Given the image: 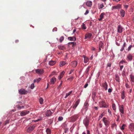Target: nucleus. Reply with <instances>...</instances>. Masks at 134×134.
Here are the masks:
<instances>
[{"label":"nucleus","instance_id":"9","mask_svg":"<svg viewBox=\"0 0 134 134\" xmlns=\"http://www.w3.org/2000/svg\"><path fill=\"white\" fill-rule=\"evenodd\" d=\"M92 36V34L90 33H88L86 34L85 36V39H90Z\"/></svg>","mask_w":134,"mask_h":134},{"label":"nucleus","instance_id":"37","mask_svg":"<svg viewBox=\"0 0 134 134\" xmlns=\"http://www.w3.org/2000/svg\"><path fill=\"white\" fill-rule=\"evenodd\" d=\"M72 91H70L69 92L66 93V96L65 97H64V98H67L69 96L70 94H71L72 93Z\"/></svg>","mask_w":134,"mask_h":134},{"label":"nucleus","instance_id":"39","mask_svg":"<svg viewBox=\"0 0 134 134\" xmlns=\"http://www.w3.org/2000/svg\"><path fill=\"white\" fill-rule=\"evenodd\" d=\"M39 101L40 103L41 104H43V99L42 98H41V97L39 99Z\"/></svg>","mask_w":134,"mask_h":134},{"label":"nucleus","instance_id":"10","mask_svg":"<svg viewBox=\"0 0 134 134\" xmlns=\"http://www.w3.org/2000/svg\"><path fill=\"white\" fill-rule=\"evenodd\" d=\"M37 74H42L44 72V70L42 69H37L35 70Z\"/></svg>","mask_w":134,"mask_h":134},{"label":"nucleus","instance_id":"55","mask_svg":"<svg viewBox=\"0 0 134 134\" xmlns=\"http://www.w3.org/2000/svg\"><path fill=\"white\" fill-rule=\"evenodd\" d=\"M84 106V107H85V108H86L88 106V104L87 103H85Z\"/></svg>","mask_w":134,"mask_h":134},{"label":"nucleus","instance_id":"2","mask_svg":"<svg viewBox=\"0 0 134 134\" xmlns=\"http://www.w3.org/2000/svg\"><path fill=\"white\" fill-rule=\"evenodd\" d=\"M83 123L85 126L87 128L89 124V119L87 117H86L84 119Z\"/></svg>","mask_w":134,"mask_h":134},{"label":"nucleus","instance_id":"27","mask_svg":"<svg viewBox=\"0 0 134 134\" xmlns=\"http://www.w3.org/2000/svg\"><path fill=\"white\" fill-rule=\"evenodd\" d=\"M91 67V66H89L86 69V70L85 71V73L87 75H88V72L89 71V69Z\"/></svg>","mask_w":134,"mask_h":134},{"label":"nucleus","instance_id":"35","mask_svg":"<svg viewBox=\"0 0 134 134\" xmlns=\"http://www.w3.org/2000/svg\"><path fill=\"white\" fill-rule=\"evenodd\" d=\"M115 80L118 82H120V79L118 75V74H116L115 75Z\"/></svg>","mask_w":134,"mask_h":134},{"label":"nucleus","instance_id":"17","mask_svg":"<svg viewBox=\"0 0 134 134\" xmlns=\"http://www.w3.org/2000/svg\"><path fill=\"white\" fill-rule=\"evenodd\" d=\"M52 113L51 112L50 110H48L46 114V116H49L51 115Z\"/></svg>","mask_w":134,"mask_h":134},{"label":"nucleus","instance_id":"8","mask_svg":"<svg viewBox=\"0 0 134 134\" xmlns=\"http://www.w3.org/2000/svg\"><path fill=\"white\" fill-rule=\"evenodd\" d=\"M35 127V126L33 125L29 127L27 129V132L29 133L31 132L34 130Z\"/></svg>","mask_w":134,"mask_h":134},{"label":"nucleus","instance_id":"54","mask_svg":"<svg viewBox=\"0 0 134 134\" xmlns=\"http://www.w3.org/2000/svg\"><path fill=\"white\" fill-rule=\"evenodd\" d=\"M119 66L120 67V70L121 71L122 69L124 67V66L122 65H119Z\"/></svg>","mask_w":134,"mask_h":134},{"label":"nucleus","instance_id":"64","mask_svg":"<svg viewBox=\"0 0 134 134\" xmlns=\"http://www.w3.org/2000/svg\"><path fill=\"white\" fill-rule=\"evenodd\" d=\"M87 134H90V131L88 130H87Z\"/></svg>","mask_w":134,"mask_h":134},{"label":"nucleus","instance_id":"15","mask_svg":"<svg viewBox=\"0 0 134 134\" xmlns=\"http://www.w3.org/2000/svg\"><path fill=\"white\" fill-rule=\"evenodd\" d=\"M102 86L106 90L108 89V85L106 82L102 84Z\"/></svg>","mask_w":134,"mask_h":134},{"label":"nucleus","instance_id":"42","mask_svg":"<svg viewBox=\"0 0 134 134\" xmlns=\"http://www.w3.org/2000/svg\"><path fill=\"white\" fill-rule=\"evenodd\" d=\"M81 27L82 29H86V27L85 26V24L84 23H83L81 25Z\"/></svg>","mask_w":134,"mask_h":134},{"label":"nucleus","instance_id":"45","mask_svg":"<svg viewBox=\"0 0 134 134\" xmlns=\"http://www.w3.org/2000/svg\"><path fill=\"white\" fill-rule=\"evenodd\" d=\"M34 83H32L30 85V88L31 89H33L34 88Z\"/></svg>","mask_w":134,"mask_h":134},{"label":"nucleus","instance_id":"47","mask_svg":"<svg viewBox=\"0 0 134 134\" xmlns=\"http://www.w3.org/2000/svg\"><path fill=\"white\" fill-rule=\"evenodd\" d=\"M17 108L19 109H20L21 108H24V106H20L19 105H18L17 106Z\"/></svg>","mask_w":134,"mask_h":134},{"label":"nucleus","instance_id":"57","mask_svg":"<svg viewBox=\"0 0 134 134\" xmlns=\"http://www.w3.org/2000/svg\"><path fill=\"white\" fill-rule=\"evenodd\" d=\"M88 84L87 82L84 86L83 88H86L88 86Z\"/></svg>","mask_w":134,"mask_h":134},{"label":"nucleus","instance_id":"33","mask_svg":"<svg viewBox=\"0 0 134 134\" xmlns=\"http://www.w3.org/2000/svg\"><path fill=\"white\" fill-rule=\"evenodd\" d=\"M76 44V43L75 42H69L68 43V46H69L70 45H72V47H73L74 45H75Z\"/></svg>","mask_w":134,"mask_h":134},{"label":"nucleus","instance_id":"7","mask_svg":"<svg viewBox=\"0 0 134 134\" xmlns=\"http://www.w3.org/2000/svg\"><path fill=\"white\" fill-rule=\"evenodd\" d=\"M123 29H124L121 25H120L118 26L117 28L118 32L119 33H121L122 32Z\"/></svg>","mask_w":134,"mask_h":134},{"label":"nucleus","instance_id":"59","mask_svg":"<svg viewBox=\"0 0 134 134\" xmlns=\"http://www.w3.org/2000/svg\"><path fill=\"white\" fill-rule=\"evenodd\" d=\"M57 31V27L54 28L52 30L53 32L56 31Z\"/></svg>","mask_w":134,"mask_h":134},{"label":"nucleus","instance_id":"50","mask_svg":"<svg viewBox=\"0 0 134 134\" xmlns=\"http://www.w3.org/2000/svg\"><path fill=\"white\" fill-rule=\"evenodd\" d=\"M125 62L124 60H122L120 62H119V65H120V64H123L124 63H125Z\"/></svg>","mask_w":134,"mask_h":134},{"label":"nucleus","instance_id":"62","mask_svg":"<svg viewBox=\"0 0 134 134\" xmlns=\"http://www.w3.org/2000/svg\"><path fill=\"white\" fill-rule=\"evenodd\" d=\"M55 73V71H53L51 73V76H52V75H54Z\"/></svg>","mask_w":134,"mask_h":134},{"label":"nucleus","instance_id":"4","mask_svg":"<svg viewBox=\"0 0 134 134\" xmlns=\"http://www.w3.org/2000/svg\"><path fill=\"white\" fill-rule=\"evenodd\" d=\"M100 106V107L107 108V105L106 104L104 101L102 100L99 102Z\"/></svg>","mask_w":134,"mask_h":134},{"label":"nucleus","instance_id":"6","mask_svg":"<svg viewBox=\"0 0 134 134\" xmlns=\"http://www.w3.org/2000/svg\"><path fill=\"white\" fill-rule=\"evenodd\" d=\"M30 111L28 110H25L23 111L20 113V115L21 116H24L28 114Z\"/></svg>","mask_w":134,"mask_h":134},{"label":"nucleus","instance_id":"16","mask_svg":"<svg viewBox=\"0 0 134 134\" xmlns=\"http://www.w3.org/2000/svg\"><path fill=\"white\" fill-rule=\"evenodd\" d=\"M68 40H69L70 41H76V39L75 37L73 36V37H68Z\"/></svg>","mask_w":134,"mask_h":134},{"label":"nucleus","instance_id":"26","mask_svg":"<svg viewBox=\"0 0 134 134\" xmlns=\"http://www.w3.org/2000/svg\"><path fill=\"white\" fill-rule=\"evenodd\" d=\"M86 4L87 6L90 7L92 5V2L90 1H88L86 2Z\"/></svg>","mask_w":134,"mask_h":134},{"label":"nucleus","instance_id":"21","mask_svg":"<svg viewBox=\"0 0 134 134\" xmlns=\"http://www.w3.org/2000/svg\"><path fill=\"white\" fill-rule=\"evenodd\" d=\"M105 15V13H101L100 15V18L98 19V20L99 21L102 20V19L103 18L104 16Z\"/></svg>","mask_w":134,"mask_h":134},{"label":"nucleus","instance_id":"63","mask_svg":"<svg viewBox=\"0 0 134 134\" xmlns=\"http://www.w3.org/2000/svg\"><path fill=\"white\" fill-rule=\"evenodd\" d=\"M74 70H71L70 71V72H69V75H70V74H71V73H72V72H73V71H74Z\"/></svg>","mask_w":134,"mask_h":134},{"label":"nucleus","instance_id":"25","mask_svg":"<svg viewBox=\"0 0 134 134\" xmlns=\"http://www.w3.org/2000/svg\"><path fill=\"white\" fill-rule=\"evenodd\" d=\"M125 92L124 91H122L121 92V97L122 99H124L125 97Z\"/></svg>","mask_w":134,"mask_h":134},{"label":"nucleus","instance_id":"44","mask_svg":"<svg viewBox=\"0 0 134 134\" xmlns=\"http://www.w3.org/2000/svg\"><path fill=\"white\" fill-rule=\"evenodd\" d=\"M125 86H126V88H130V86L129 85H128V83H125Z\"/></svg>","mask_w":134,"mask_h":134},{"label":"nucleus","instance_id":"60","mask_svg":"<svg viewBox=\"0 0 134 134\" xmlns=\"http://www.w3.org/2000/svg\"><path fill=\"white\" fill-rule=\"evenodd\" d=\"M89 10H87L86 11L85 13H84V15H87V14H88L89 13Z\"/></svg>","mask_w":134,"mask_h":134},{"label":"nucleus","instance_id":"20","mask_svg":"<svg viewBox=\"0 0 134 134\" xmlns=\"http://www.w3.org/2000/svg\"><path fill=\"white\" fill-rule=\"evenodd\" d=\"M79 116V114H76L72 116L71 117V119H74V120H76Z\"/></svg>","mask_w":134,"mask_h":134},{"label":"nucleus","instance_id":"24","mask_svg":"<svg viewBox=\"0 0 134 134\" xmlns=\"http://www.w3.org/2000/svg\"><path fill=\"white\" fill-rule=\"evenodd\" d=\"M56 80V79L54 77L52 78L50 80V82L51 84H53Z\"/></svg>","mask_w":134,"mask_h":134},{"label":"nucleus","instance_id":"11","mask_svg":"<svg viewBox=\"0 0 134 134\" xmlns=\"http://www.w3.org/2000/svg\"><path fill=\"white\" fill-rule=\"evenodd\" d=\"M119 109L121 113L122 114H124V111L123 105H122L121 106H119Z\"/></svg>","mask_w":134,"mask_h":134},{"label":"nucleus","instance_id":"51","mask_svg":"<svg viewBox=\"0 0 134 134\" xmlns=\"http://www.w3.org/2000/svg\"><path fill=\"white\" fill-rule=\"evenodd\" d=\"M73 76H72V77H71L69 78H68V79H67V80H70L71 81H72V80H73Z\"/></svg>","mask_w":134,"mask_h":134},{"label":"nucleus","instance_id":"36","mask_svg":"<svg viewBox=\"0 0 134 134\" xmlns=\"http://www.w3.org/2000/svg\"><path fill=\"white\" fill-rule=\"evenodd\" d=\"M66 64L65 62L64 61L61 62L59 64V66L60 67H62L65 65Z\"/></svg>","mask_w":134,"mask_h":134},{"label":"nucleus","instance_id":"34","mask_svg":"<svg viewBox=\"0 0 134 134\" xmlns=\"http://www.w3.org/2000/svg\"><path fill=\"white\" fill-rule=\"evenodd\" d=\"M55 63V62L54 61L51 60L49 62V64L51 65H53Z\"/></svg>","mask_w":134,"mask_h":134},{"label":"nucleus","instance_id":"22","mask_svg":"<svg viewBox=\"0 0 134 134\" xmlns=\"http://www.w3.org/2000/svg\"><path fill=\"white\" fill-rule=\"evenodd\" d=\"M65 72L64 71H63L61 72L60 75L58 77V78L59 80H60L63 77V75L65 74Z\"/></svg>","mask_w":134,"mask_h":134},{"label":"nucleus","instance_id":"49","mask_svg":"<svg viewBox=\"0 0 134 134\" xmlns=\"http://www.w3.org/2000/svg\"><path fill=\"white\" fill-rule=\"evenodd\" d=\"M63 119V118L62 116H59L58 117V120L59 121H62Z\"/></svg>","mask_w":134,"mask_h":134},{"label":"nucleus","instance_id":"5","mask_svg":"<svg viewBox=\"0 0 134 134\" xmlns=\"http://www.w3.org/2000/svg\"><path fill=\"white\" fill-rule=\"evenodd\" d=\"M103 121L104 122L105 126L107 127H108L109 125V122L107 120L106 118L105 117H104L103 119Z\"/></svg>","mask_w":134,"mask_h":134},{"label":"nucleus","instance_id":"19","mask_svg":"<svg viewBox=\"0 0 134 134\" xmlns=\"http://www.w3.org/2000/svg\"><path fill=\"white\" fill-rule=\"evenodd\" d=\"M77 64V61H75L72 62L71 63V65L73 67H76Z\"/></svg>","mask_w":134,"mask_h":134},{"label":"nucleus","instance_id":"13","mask_svg":"<svg viewBox=\"0 0 134 134\" xmlns=\"http://www.w3.org/2000/svg\"><path fill=\"white\" fill-rule=\"evenodd\" d=\"M121 7V5L120 4H118L117 5L113 6L112 7V10H113L115 9H119Z\"/></svg>","mask_w":134,"mask_h":134},{"label":"nucleus","instance_id":"31","mask_svg":"<svg viewBox=\"0 0 134 134\" xmlns=\"http://www.w3.org/2000/svg\"><path fill=\"white\" fill-rule=\"evenodd\" d=\"M83 57L84 58V62L85 63H86L88 61L89 59L85 56H83Z\"/></svg>","mask_w":134,"mask_h":134},{"label":"nucleus","instance_id":"3","mask_svg":"<svg viewBox=\"0 0 134 134\" xmlns=\"http://www.w3.org/2000/svg\"><path fill=\"white\" fill-rule=\"evenodd\" d=\"M133 56L131 54H129L126 56V60L128 61H131L133 58Z\"/></svg>","mask_w":134,"mask_h":134},{"label":"nucleus","instance_id":"41","mask_svg":"<svg viewBox=\"0 0 134 134\" xmlns=\"http://www.w3.org/2000/svg\"><path fill=\"white\" fill-rule=\"evenodd\" d=\"M104 7V5L103 3L98 5V8L99 9H101Z\"/></svg>","mask_w":134,"mask_h":134},{"label":"nucleus","instance_id":"30","mask_svg":"<svg viewBox=\"0 0 134 134\" xmlns=\"http://www.w3.org/2000/svg\"><path fill=\"white\" fill-rule=\"evenodd\" d=\"M130 76L131 81L134 82V75L131 74L130 75Z\"/></svg>","mask_w":134,"mask_h":134},{"label":"nucleus","instance_id":"48","mask_svg":"<svg viewBox=\"0 0 134 134\" xmlns=\"http://www.w3.org/2000/svg\"><path fill=\"white\" fill-rule=\"evenodd\" d=\"M126 126V125L125 124H123L121 126V130H123L124 129V127Z\"/></svg>","mask_w":134,"mask_h":134},{"label":"nucleus","instance_id":"29","mask_svg":"<svg viewBox=\"0 0 134 134\" xmlns=\"http://www.w3.org/2000/svg\"><path fill=\"white\" fill-rule=\"evenodd\" d=\"M126 46V42L124 41V44L122 46L121 49H120V51H122L124 49L125 47Z\"/></svg>","mask_w":134,"mask_h":134},{"label":"nucleus","instance_id":"1","mask_svg":"<svg viewBox=\"0 0 134 134\" xmlns=\"http://www.w3.org/2000/svg\"><path fill=\"white\" fill-rule=\"evenodd\" d=\"M31 91L28 90L26 91L23 88H21L19 90V93L20 94L24 95L27 94L28 93H30Z\"/></svg>","mask_w":134,"mask_h":134},{"label":"nucleus","instance_id":"23","mask_svg":"<svg viewBox=\"0 0 134 134\" xmlns=\"http://www.w3.org/2000/svg\"><path fill=\"white\" fill-rule=\"evenodd\" d=\"M102 131L103 134H107L108 129L107 128H104L102 130Z\"/></svg>","mask_w":134,"mask_h":134},{"label":"nucleus","instance_id":"32","mask_svg":"<svg viewBox=\"0 0 134 134\" xmlns=\"http://www.w3.org/2000/svg\"><path fill=\"white\" fill-rule=\"evenodd\" d=\"M120 13L122 16H124L125 15V11L124 10L121 9L120 10Z\"/></svg>","mask_w":134,"mask_h":134},{"label":"nucleus","instance_id":"56","mask_svg":"<svg viewBox=\"0 0 134 134\" xmlns=\"http://www.w3.org/2000/svg\"><path fill=\"white\" fill-rule=\"evenodd\" d=\"M62 81H61L60 84L58 87L57 88L58 89H59L61 87V86H62Z\"/></svg>","mask_w":134,"mask_h":134},{"label":"nucleus","instance_id":"52","mask_svg":"<svg viewBox=\"0 0 134 134\" xmlns=\"http://www.w3.org/2000/svg\"><path fill=\"white\" fill-rule=\"evenodd\" d=\"M111 63H108L107 65V67H109V68H110L111 67Z\"/></svg>","mask_w":134,"mask_h":134},{"label":"nucleus","instance_id":"38","mask_svg":"<svg viewBox=\"0 0 134 134\" xmlns=\"http://www.w3.org/2000/svg\"><path fill=\"white\" fill-rule=\"evenodd\" d=\"M47 134H51V130L48 128H47L46 131Z\"/></svg>","mask_w":134,"mask_h":134},{"label":"nucleus","instance_id":"28","mask_svg":"<svg viewBox=\"0 0 134 134\" xmlns=\"http://www.w3.org/2000/svg\"><path fill=\"white\" fill-rule=\"evenodd\" d=\"M58 49L61 50H63L65 49V47L64 46L59 45L58 46Z\"/></svg>","mask_w":134,"mask_h":134},{"label":"nucleus","instance_id":"14","mask_svg":"<svg viewBox=\"0 0 134 134\" xmlns=\"http://www.w3.org/2000/svg\"><path fill=\"white\" fill-rule=\"evenodd\" d=\"M103 43L101 41L99 42V52H100L101 51V48L103 49Z\"/></svg>","mask_w":134,"mask_h":134},{"label":"nucleus","instance_id":"43","mask_svg":"<svg viewBox=\"0 0 134 134\" xmlns=\"http://www.w3.org/2000/svg\"><path fill=\"white\" fill-rule=\"evenodd\" d=\"M134 47V46H132V45H130L128 47V51H130L131 48L132 47Z\"/></svg>","mask_w":134,"mask_h":134},{"label":"nucleus","instance_id":"58","mask_svg":"<svg viewBox=\"0 0 134 134\" xmlns=\"http://www.w3.org/2000/svg\"><path fill=\"white\" fill-rule=\"evenodd\" d=\"M36 80V82L37 83H38L41 80V79L40 78H39L38 79H37Z\"/></svg>","mask_w":134,"mask_h":134},{"label":"nucleus","instance_id":"40","mask_svg":"<svg viewBox=\"0 0 134 134\" xmlns=\"http://www.w3.org/2000/svg\"><path fill=\"white\" fill-rule=\"evenodd\" d=\"M112 107L113 109L114 110H115L116 109V107L115 104L114 103H113L112 105Z\"/></svg>","mask_w":134,"mask_h":134},{"label":"nucleus","instance_id":"46","mask_svg":"<svg viewBox=\"0 0 134 134\" xmlns=\"http://www.w3.org/2000/svg\"><path fill=\"white\" fill-rule=\"evenodd\" d=\"M64 38L63 36H62L60 37V43H61L64 40Z\"/></svg>","mask_w":134,"mask_h":134},{"label":"nucleus","instance_id":"61","mask_svg":"<svg viewBox=\"0 0 134 134\" xmlns=\"http://www.w3.org/2000/svg\"><path fill=\"white\" fill-rule=\"evenodd\" d=\"M112 90L111 89V88H109L108 90V92L109 93H110L112 92Z\"/></svg>","mask_w":134,"mask_h":134},{"label":"nucleus","instance_id":"18","mask_svg":"<svg viewBox=\"0 0 134 134\" xmlns=\"http://www.w3.org/2000/svg\"><path fill=\"white\" fill-rule=\"evenodd\" d=\"M80 101V99H78L77 101H76V102L75 104L74 105L73 107V109H75L76 108V107H77V106L79 104Z\"/></svg>","mask_w":134,"mask_h":134},{"label":"nucleus","instance_id":"12","mask_svg":"<svg viewBox=\"0 0 134 134\" xmlns=\"http://www.w3.org/2000/svg\"><path fill=\"white\" fill-rule=\"evenodd\" d=\"M129 128L131 131H134V123H131L129 126Z\"/></svg>","mask_w":134,"mask_h":134},{"label":"nucleus","instance_id":"53","mask_svg":"<svg viewBox=\"0 0 134 134\" xmlns=\"http://www.w3.org/2000/svg\"><path fill=\"white\" fill-rule=\"evenodd\" d=\"M104 115V114H103V113H102L101 115L99 116V120H100L103 116Z\"/></svg>","mask_w":134,"mask_h":134}]
</instances>
